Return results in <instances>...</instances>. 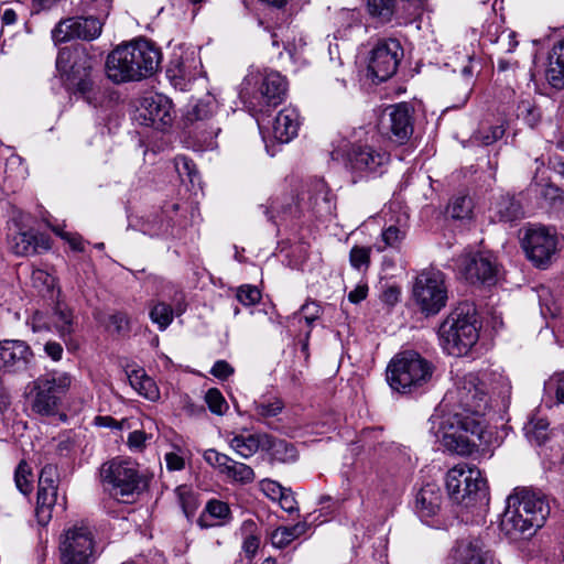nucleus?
<instances>
[{
  "label": "nucleus",
  "mask_w": 564,
  "mask_h": 564,
  "mask_svg": "<svg viewBox=\"0 0 564 564\" xmlns=\"http://www.w3.org/2000/svg\"><path fill=\"white\" fill-rule=\"evenodd\" d=\"M442 403L449 413L440 419L434 434L447 451L468 455L489 443L491 433L484 419L489 397L478 375H456Z\"/></svg>",
  "instance_id": "nucleus-1"
},
{
  "label": "nucleus",
  "mask_w": 564,
  "mask_h": 564,
  "mask_svg": "<svg viewBox=\"0 0 564 564\" xmlns=\"http://www.w3.org/2000/svg\"><path fill=\"white\" fill-rule=\"evenodd\" d=\"M160 51L147 40L119 45L106 61L108 78L116 83L134 82L151 76L159 66Z\"/></svg>",
  "instance_id": "nucleus-2"
},
{
  "label": "nucleus",
  "mask_w": 564,
  "mask_h": 564,
  "mask_svg": "<svg viewBox=\"0 0 564 564\" xmlns=\"http://www.w3.org/2000/svg\"><path fill=\"white\" fill-rule=\"evenodd\" d=\"M104 492L121 503H132L148 488V479L137 463L119 457L105 462L99 468Z\"/></svg>",
  "instance_id": "nucleus-3"
},
{
  "label": "nucleus",
  "mask_w": 564,
  "mask_h": 564,
  "mask_svg": "<svg viewBox=\"0 0 564 564\" xmlns=\"http://www.w3.org/2000/svg\"><path fill=\"white\" fill-rule=\"evenodd\" d=\"M286 94V82L273 70H250L241 84L240 99L260 126L259 115L280 105Z\"/></svg>",
  "instance_id": "nucleus-4"
},
{
  "label": "nucleus",
  "mask_w": 564,
  "mask_h": 564,
  "mask_svg": "<svg viewBox=\"0 0 564 564\" xmlns=\"http://www.w3.org/2000/svg\"><path fill=\"white\" fill-rule=\"evenodd\" d=\"M550 514L547 501L528 489H514L498 516V529H542Z\"/></svg>",
  "instance_id": "nucleus-5"
},
{
  "label": "nucleus",
  "mask_w": 564,
  "mask_h": 564,
  "mask_svg": "<svg viewBox=\"0 0 564 564\" xmlns=\"http://www.w3.org/2000/svg\"><path fill=\"white\" fill-rule=\"evenodd\" d=\"M438 337L446 354L466 355L479 338L475 307L464 304L455 308L441 324Z\"/></svg>",
  "instance_id": "nucleus-6"
},
{
  "label": "nucleus",
  "mask_w": 564,
  "mask_h": 564,
  "mask_svg": "<svg viewBox=\"0 0 564 564\" xmlns=\"http://www.w3.org/2000/svg\"><path fill=\"white\" fill-rule=\"evenodd\" d=\"M218 101L207 94L186 111L184 121L187 140L195 151H209L217 148V137L221 131L216 113Z\"/></svg>",
  "instance_id": "nucleus-7"
},
{
  "label": "nucleus",
  "mask_w": 564,
  "mask_h": 564,
  "mask_svg": "<svg viewBox=\"0 0 564 564\" xmlns=\"http://www.w3.org/2000/svg\"><path fill=\"white\" fill-rule=\"evenodd\" d=\"M56 67L65 76V85L68 90L78 93L90 105H98L99 89L91 79V57L84 48L64 47L59 50L56 58Z\"/></svg>",
  "instance_id": "nucleus-8"
},
{
  "label": "nucleus",
  "mask_w": 564,
  "mask_h": 564,
  "mask_svg": "<svg viewBox=\"0 0 564 564\" xmlns=\"http://www.w3.org/2000/svg\"><path fill=\"white\" fill-rule=\"evenodd\" d=\"M433 365L420 354L408 350L395 355L388 365L389 386L400 393H412L431 380Z\"/></svg>",
  "instance_id": "nucleus-9"
},
{
  "label": "nucleus",
  "mask_w": 564,
  "mask_h": 564,
  "mask_svg": "<svg viewBox=\"0 0 564 564\" xmlns=\"http://www.w3.org/2000/svg\"><path fill=\"white\" fill-rule=\"evenodd\" d=\"M108 541L102 531H64L59 535V553L63 564H93Z\"/></svg>",
  "instance_id": "nucleus-10"
},
{
  "label": "nucleus",
  "mask_w": 564,
  "mask_h": 564,
  "mask_svg": "<svg viewBox=\"0 0 564 564\" xmlns=\"http://www.w3.org/2000/svg\"><path fill=\"white\" fill-rule=\"evenodd\" d=\"M70 384L67 372L51 371L37 377L30 391L32 411L43 416L54 415Z\"/></svg>",
  "instance_id": "nucleus-11"
},
{
  "label": "nucleus",
  "mask_w": 564,
  "mask_h": 564,
  "mask_svg": "<svg viewBox=\"0 0 564 564\" xmlns=\"http://www.w3.org/2000/svg\"><path fill=\"white\" fill-rule=\"evenodd\" d=\"M303 203H294V198L289 202H280L279 198L271 199L268 205H261L260 209L269 220H274L276 216H297L302 210H313L316 213L330 210L329 189L322 178L313 180L306 193L302 194Z\"/></svg>",
  "instance_id": "nucleus-12"
},
{
  "label": "nucleus",
  "mask_w": 564,
  "mask_h": 564,
  "mask_svg": "<svg viewBox=\"0 0 564 564\" xmlns=\"http://www.w3.org/2000/svg\"><path fill=\"white\" fill-rule=\"evenodd\" d=\"M412 299L425 316L437 314L447 302L444 273L434 269L419 273L413 283Z\"/></svg>",
  "instance_id": "nucleus-13"
},
{
  "label": "nucleus",
  "mask_w": 564,
  "mask_h": 564,
  "mask_svg": "<svg viewBox=\"0 0 564 564\" xmlns=\"http://www.w3.org/2000/svg\"><path fill=\"white\" fill-rule=\"evenodd\" d=\"M446 489L455 503L478 501L486 497V480L478 468L458 464L447 471Z\"/></svg>",
  "instance_id": "nucleus-14"
},
{
  "label": "nucleus",
  "mask_w": 564,
  "mask_h": 564,
  "mask_svg": "<svg viewBox=\"0 0 564 564\" xmlns=\"http://www.w3.org/2000/svg\"><path fill=\"white\" fill-rule=\"evenodd\" d=\"M560 239L552 227L533 225L524 228L521 247L527 258L540 269H545L557 252Z\"/></svg>",
  "instance_id": "nucleus-15"
},
{
  "label": "nucleus",
  "mask_w": 564,
  "mask_h": 564,
  "mask_svg": "<svg viewBox=\"0 0 564 564\" xmlns=\"http://www.w3.org/2000/svg\"><path fill=\"white\" fill-rule=\"evenodd\" d=\"M346 167L359 178L381 175L390 162V154L382 148L354 143L346 152Z\"/></svg>",
  "instance_id": "nucleus-16"
},
{
  "label": "nucleus",
  "mask_w": 564,
  "mask_h": 564,
  "mask_svg": "<svg viewBox=\"0 0 564 564\" xmlns=\"http://www.w3.org/2000/svg\"><path fill=\"white\" fill-rule=\"evenodd\" d=\"M455 269L471 284L491 285L496 282V258L488 252H465L455 260Z\"/></svg>",
  "instance_id": "nucleus-17"
},
{
  "label": "nucleus",
  "mask_w": 564,
  "mask_h": 564,
  "mask_svg": "<svg viewBox=\"0 0 564 564\" xmlns=\"http://www.w3.org/2000/svg\"><path fill=\"white\" fill-rule=\"evenodd\" d=\"M403 55L401 44L395 39L380 40L370 52L368 74L378 82H384L395 74Z\"/></svg>",
  "instance_id": "nucleus-18"
},
{
  "label": "nucleus",
  "mask_w": 564,
  "mask_h": 564,
  "mask_svg": "<svg viewBox=\"0 0 564 564\" xmlns=\"http://www.w3.org/2000/svg\"><path fill=\"white\" fill-rule=\"evenodd\" d=\"M102 32V18L72 17L62 19L51 32L55 44L73 40L94 41Z\"/></svg>",
  "instance_id": "nucleus-19"
},
{
  "label": "nucleus",
  "mask_w": 564,
  "mask_h": 564,
  "mask_svg": "<svg viewBox=\"0 0 564 564\" xmlns=\"http://www.w3.org/2000/svg\"><path fill=\"white\" fill-rule=\"evenodd\" d=\"M134 119L140 126L163 131L174 119L172 102L160 94L144 96L135 110Z\"/></svg>",
  "instance_id": "nucleus-20"
},
{
  "label": "nucleus",
  "mask_w": 564,
  "mask_h": 564,
  "mask_svg": "<svg viewBox=\"0 0 564 564\" xmlns=\"http://www.w3.org/2000/svg\"><path fill=\"white\" fill-rule=\"evenodd\" d=\"M33 360L31 347L23 340L4 339L0 341V370L22 372Z\"/></svg>",
  "instance_id": "nucleus-21"
},
{
  "label": "nucleus",
  "mask_w": 564,
  "mask_h": 564,
  "mask_svg": "<svg viewBox=\"0 0 564 564\" xmlns=\"http://www.w3.org/2000/svg\"><path fill=\"white\" fill-rule=\"evenodd\" d=\"M447 564H492V554L479 538L468 536L455 542Z\"/></svg>",
  "instance_id": "nucleus-22"
},
{
  "label": "nucleus",
  "mask_w": 564,
  "mask_h": 564,
  "mask_svg": "<svg viewBox=\"0 0 564 564\" xmlns=\"http://www.w3.org/2000/svg\"><path fill=\"white\" fill-rule=\"evenodd\" d=\"M442 503V490L436 484L424 485L414 496L413 509L423 524L434 525L432 521Z\"/></svg>",
  "instance_id": "nucleus-23"
},
{
  "label": "nucleus",
  "mask_w": 564,
  "mask_h": 564,
  "mask_svg": "<svg viewBox=\"0 0 564 564\" xmlns=\"http://www.w3.org/2000/svg\"><path fill=\"white\" fill-rule=\"evenodd\" d=\"M388 110L391 138L402 144L413 133V107L406 102H400L390 106Z\"/></svg>",
  "instance_id": "nucleus-24"
},
{
  "label": "nucleus",
  "mask_w": 564,
  "mask_h": 564,
  "mask_svg": "<svg viewBox=\"0 0 564 564\" xmlns=\"http://www.w3.org/2000/svg\"><path fill=\"white\" fill-rule=\"evenodd\" d=\"M319 509L310 513L305 520L304 524L307 527H319L328 522H336L337 524L341 523V514L344 511L343 501L339 499H334L330 496H322L318 500Z\"/></svg>",
  "instance_id": "nucleus-25"
},
{
  "label": "nucleus",
  "mask_w": 564,
  "mask_h": 564,
  "mask_svg": "<svg viewBox=\"0 0 564 564\" xmlns=\"http://www.w3.org/2000/svg\"><path fill=\"white\" fill-rule=\"evenodd\" d=\"M300 115L297 109L285 107L279 111L272 126V135L280 143H289L297 135Z\"/></svg>",
  "instance_id": "nucleus-26"
},
{
  "label": "nucleus",
  "mask_w": 564,
  "mask_h": 564,
  "mask_svg": "<svg viewBox=\"0 0 564 564\" xmlns=\"http://www.w3.org/2000/svg\"><path fill=\"white\" fill-rule=\"evenodd\" d=\"M12 251L18 256L39 253L51 248L50 240L33 230L19 231L10 240Z\"/></svg>",
  "instance_id": "nucleus-27"
},
{
  "label": "nucleus",
  "mask_w": 564,
  "mask_h": 564,
  "mask_svg": "<svg viewBox=\"0 0 564 564\" xmlns=\"http://www.w3.org/2000/svg\"><path fill=\"white\" fill-rule=\"evenodd\" d=\"M408 216L399 215L395 223L387 225L380 235V239L376 242L375 248L378 252L384 251L387 248L400 249L405 240L409 231Z\"/></svg>",
  "instance_id": "nucleus-28"
},
{
  "label": "nucleus",
  "mask_w": 564,
  "mask_h": 564,
  "mask_svg": "<svg viewBox=\"0 0 564 564\" xmlns=\"http://www.w3.org/2000/svg\"><path fill=\"white\" fill-rule=\"evenodd\" d=\"M477 501L456 502L451 510V516L443 523L446 527H480L484 524L481 510L476 507Z\"/></svg>",
  "instance_id": "nucleus-29"
},
{
  "label": "nucleus",
  "mask_w": 564,
  "mask_h": 564,
  "mask_svg": "<svg viewBox=\"0 0 564 564\" xmlns=\"http://www.w3.org/2000/svg\"><path fill=\"white\" fill-rule=\"evenodd\" d=\"M546 80L555 89H564V36L553 44L546 68Z\"/></svg>",
  "instance_id": "nucleus-30"
},
{
  "label": "nucleus",
  "mask_w": 564,
  "mask_h": 564,
  "mask_svg": "<svg viewBox=\"0 0 564 564\" xmlns=\"http://www.w3.org/2000/svg\"><path fill=\"white\" fill-rule=\"evenodd\" d=\"M264 442H268L265 433H239L235 434L230 441V447L241 457L249 458L258 451H263Z\"/></svg>",
  "instance_id": "nucleus-31"
},
{
  "label": "nucleus",
  "mask_w": 564,
  "mask_h": 564,
  "mask_svg": "<svg viewBox=\"0 0 564 564\" xmlns=\"http://www.w3.org/2000/svg\"><path fill=\"white\" fill-rule=\"evenodd\" d=\"M494 218L499 221L511 223L523 217V208L520 202L510 195H501L492 207Z\"/></svg>",
  "instance_id": "nucleus-32"
},
{
  "label": "nucleus",
  "mask_w": 564,
  "mask_h": 564,
  "mask_svg": "<svg viewBox=\"0 0 564 564\" xmlns=\"http://www.w3.org/2000/svg\"><path fill=\"white\" fill-rule=\"evenodd\" d=\"M141 231L150 237L173 236L174 230L172 219L167 216V212L151 214L141 223Z\"/></svg>",
  "instance_id": "nucleus-33"
},
{
  "label": "nucleus",
  "mask_w": 564,
  "mask_h": 564,
  "mask_svg": "<svg viewBox=\"0 0 564 564\" xmlns=\"http://www.w3.org/2000/svg\"><path fill=\"white\" fill-rule=\"evenodd\" d=\"M130 386L143 398L155 402L160 399V389L155 381L143 369H134L128 373Z\"/></svg>",
  "instance_id": "nucleus-34"
},
{
  "label": "nucleus",
  "mask_w": 564,
  "mask_h": 564,
  "mask_svg": "<svg viewBox=\"0 0 564 564\" xmlns=\"http://www.w3.org/2000/svg\"><path fill=\"white\" fill-rule=\"evenodd\" d=\"M58 488H39L35 517L39 525L46 527L52 519V511L57 500Z\"/></svg>",
  "instance_id": "nucleus-35"
},
{
  "label": "nucleus",
  "mask_w": 564,
  "mask_h": 564,
  "mask_svg": "<svg viewBox=\"0 0 564 564\" xmlns=\"http://www.w3.org/2000/svg\"><path fill=\"white\" fill-rule=\"evenodd\" d=\"M265 443L263 451L275 462L290 463L294 462L297 457L296 448L284 440L274 438L268 434V442Z\"/></svg>",
  "instance_id": "nucleus-36"
},
{
  "label": "nucleus",
  "mask_w": 564,
  "mask_h": 564,
  "mask_svg": "<svg viewBox=\"0 0 564 564\" xmlns=\"http://www.w3.org/2000/svg\"><path fill=\"white\" fill-rule=\"evenodd\" d=\"M549 422L545 417L534 413L530 416L529 421L524 424V435L530 443L542 445L547 441Z\"/></svg>",
  "instance_id": "nucleus-37"
},
{
  "label": "nucleus",
  "mask_w": 564,
  "mask_h": 564,
  "mask_svg": "<svg viewBox=\"0 0 564 564\" xmlns=\"http://www.w3.org/2000/svg\"><path fill=\"white\" fill-rule=\"evenodd\" d=\"M203 517L206 521L208 519L214 520L207 523L208 527L226 525L229 522L231 512L227 502L212 499L206 503Z\"/></svg>",
  "instance_id": "nucleus-38"
},
{
  "label": "nucleus",
  "mask_w": 564,
  "mask_h": 564,
  "mask_svg": "<svg viewBox=\"0 0 564 564\" xmlns=\"http://www.w3.org/2000/svg\"><path fill=\"white\" fill-rule=\"evenodd\" d=\"M195 57L194 53L183 56L174 55L170 62L167 74L172 78L191 79L194 77Z\"/></svg>",
  "instance_id": "nucleus-39"
},
{
  "label": "nucleus",
  "mask_w": 564,
  "mask_h": 564,
  "mask_svg": "<svg viewBox=\"0 0 564 564\" xmlns=\"http://www.w3.org/2000/svg\"><path fill=\"white\" fill-rule=\"evenodd\" d=\"M174 167L183 182L187 180L193 187L200 185V177L192 159L186 155H176L174 158Z\"/></svg>",
  "instance_id": "nucleus-40"
},
{
  "label": "nucleus",
  "mask_w": 564,
  "mask_h": 564,
  "mask_svg": "<svg viewBox=\"0 0 564 564\" xmlns=\"http://www.w3.org/2000/svg\"><path fill=\"white\" fill-rule=\"evenodd\" d=\"M224 475L231 481L239 482L241 485L251 484L254 480V471L247 464L236 462L230 458Z\"/></svg>",
  "instance_id": "nucleus-41"
},
{
  "label": "nucleus",
  "mask_w": 564,
  "mask_h": 564,
  "mask_svg": "<svg viewBox=\"0 0 564 564\" xmlns=\"http://www.w3.org/2000/svg\"><path fill=\"white\" fill-rule=\"evenodd\" d=\"M279 31L280 33L275 31L271 33L272 45L278 47L279 37L282 36L284 50L289 52L291 57H293L306 45L304 36L300 35L297 40L295 37L291 39L289 33H293V31H290L289 29L283 30L282 28H280Z\"/></svg>",
  "instance_id": "nucleus-42"
},
{
  "label": "nucleus",
  "mask_w": 564,
  "mask_h": 564,
  "mask_svg": "<svg viewBox=\"0 0 564 564\" xmlns=\"http://www.w3.org/2000/svg\"><path fill=\"white\" fill-rule=\"evenodd\" d=\"M53 323L62 338L68 336L73 332V314L72 311L58 304L53 314Z\"/></svg>",
  "instance_id": "nucleus-43"
},
{
  "label": "nucleus",
  "mask_w": 564,
  "mask_h": 564,
  "mask_svg": "<svg viewBox=\"0 0 564 564\" xmlns=\"http://www.w3.org/2000/svg\"><path fill=\"white\" fill-rule=\"evenodd\" d=\"M447 213L454 219H468L473 213V200L467 195L455 196L447 207Z\"/></svg>",
  "instance_id": "nucleus-44"
},
{
  "label": "nucleus",
  "mask_w": 564,
  "mask_h": 564,
  "mask_svg": "<svg viewBox=\"0 0 564 564\" xmlns=\"http://www.w3.org/2000/svg\"><path fill=\"white\" fill-rule=\"evenodd\" d=\"M175 495L184 514L187 518L192 516L198 507L193 489L186 485H181L175 489Z\"/></svg>",
  "instance_id": "nucleus-45"
},
{
  "label": "nucleus",
  "mask_w": 564,
  "mask_h": 564,
  "mask_svg": "<svg viewBox=\"0 0 564 564\" xmlns=\"http://www.w3.org/2000/svg\"><path fill=\"white\" fill-rule=\"evenodd\" d=\"M369 13L381 22H389L394 13L395 0H368Z\"/></svg>",
  "instance_id": "nucleus-46"
},
{
  "label": "nucleus",
  "mask_w": 564,
  "mask_h": 564,
  "mask_svg": "<svg viewBox=\"0 0 564 564\" xmlns=\"http://www.w3.org/2000/svg\"><path fill=\"white\" fill-rule=\"evenodd\" d=\"M173 316L172 306L164 302H158L150 311V318L158 325L160 330H164L169 327L173 321Z\"/></svg>",
  "instance_id": "nucleus-47"
},
{
  "label": "nucleus",
  "mask_w": 564,
  "mask_h": 564,
  "mask_svg": "<svg viewBox=\"0 0 564 564\" xmlns=\"http://www.w3.org/2000/svg\"><path fill=\"white\" fill-rule=\"evenodd\" d=\"M83 11L89 18H102V25L108 18L111 9L109 0H83Z\"/></svg>",
  "instance_id": "nucleus-48"
},
{
  "label": "nucleus",
  "mask_w": 564,
  "mask_h": 564,
  "mask_svg": "<svg viewBox=\"0 0 564 564\" xmlns=\"http://www.w3.org/2000/svg\"><path fill=\"white\" fill-rule=\"evenodd\" d=\"M372 247L354 246L349 252L350 265L358 271H366L370 265Z\"/></svg>",
  "instance_id": "nucleus-49"
},
{
  "label": "nucleus",
  "mask_w": 564,
  "mask_h": 564,
  "mask_svg": "<svg viewBox=\"0 0 564 564\" xmlns=\"http://www.w3.org/2000/svg\"><path fill=\"white\" fill-rule=\"evenodd\" d=\"M322 314V307L317 302L311 301L306 302L301 306V310L299 313H295L292 317L293 322L301 323L302 321L305 322L307 327H311L313 322L319 318Z\"/></svg>",
  "instance_id": "nucleus-50"
},
{
  "label": "nucleus",
  "mask_w": 564,
  "mask_h": 564,
  "mask_svg": "<svg viewBox=\"0 0 564 564\" xmlns=\"http://www.w3.org/2000/svg\"><path fill=\"white\" fill-rule=\"evenodd\" d=\"M32 473L29 465L25 462H20L15 473L14 481L20 492L29 495L32 490Z\"/></svg>",
  "instance_id": "nucleus-51"
},
{
  "label": "nucleus",
  "mask_w": 564,
  "mask_h": 564,
  "mask_svg": "<svg viewBox=\"0 0 564 564\" xmlns=\"http://www.w3.org/2000/svg\"><path fill=\"white\" fill-rule=\"evenodd\" d=\"M503 134V127L501 124H498L479 129L477 132L474 133L473 138L476 142H479L484 145H489L501 139Z\"/></svg>",
  "instance_id": "nucleus-52"
},
{
  "label": "nucleus",
  "mask_w": 564,
  "mask_h": 564,
  "mask_svg": "<svg viewBox=\"0 0 564 564\" xmlns=\"http://www.w3.org/2000/svg\"><path fill=\"white\" fill-rule=\"evenodd\" d=\"M283 403L279 399L260 401L254 404L256 414L260 417H274L281 413Z\"/></svg>",
  "instance_id": "nucleus-53"
},
{
  "label": "nucleus",
  "mask_w": 564,
  "mask_h": 564,
  "mask_svg": "<svg viewBox=\"0 0 564 564\" xmlns=\"http://www.w3.org/2000/svg\"><path fill=\"white\" fill-rule=\"evenodd\" d=\"M205 401L209 408V410L217 415H223L227 409L228 404L223 397L221 392L218 389H209L206 392Z\"/></svg>",
  "instance_id": "nucleus-54"
},
{
  "label": "nucleus",
  "mask_w": 564,
  "mask_h": 564,
  "mask_svg": "<svg viewBox=\"0 0 564 564\" xmlns=\"http://www.w3.org/2000/svg\"><path fill=\"white\" fill-rule=\"evenodd\" d=\"M106 326L119 335H124L130 330V319L126 313L116 312L108 316Z\"/></svg>",
  "instance_id": "nucleus-55"
},
{
  "label": "nucleus",
  "mask_w": 564,
  "mask_h": 564,
  "mask_svg": "<svg viewBox=\"0 0 564 564\" xmlns=\"http://www.w3.org/2000/svg\"><path fill=\"white\" fill-rule=\"evenodd\" d=\"M58 470L53 464H46L40 473L39 488H58Z\"/></svg>",
  "instance_id": "nucleus-56"
},
{
  "label": "nucleus",
  "mask_w": 564,
  "mask_h": 564,
  "mask_svg": "<svg viewBox=\"0 0 564 564\" xmlns=\"http://www.w3.org/2000/svg\"><path fill=\"white\" fill-rule=\"evenodd\" d=\"M260 299L261 293L257 286L242 285L238 289L237 300L246 306L256 304Z\"/></svg>",
  "instance_id": "nucleus-57"
},
{
  "label": "nucleus",
  "mask_w": 564,
  "mask_h": 564,
  "mask_svg": "<svg viewBox=\"0 0 564 564\" xmlns=\"http://www.w3.org/2000/svg\"><path fill=\"white\" fill-rule=\"evenodd\" d=\"M552 295L550 290L546 288H541L539 291V300L541 312L543 315H551L552 317L556 316L560 313V307L556 305L554 301L551 300Z\"/></svg>",
  "instance_id": "nucleus-58"
},
{
  "label": "nucleus",
  "mask_w": 564,
  "mask_h": 564,
  "mask_svg": "<svg viewBox=\"0 0 564 564\" xmlns=\"http://www.w3.org/2000/svg\"><path fill=\"white\" fill-rule=\"evenodd\" d=\"M228 455L217 452L216 449H207L204 453V459L212 466L217 467L224 474L228 463H230Z\"/></svg>",
  "instance_id": "nucleus-59"
},
{
  "label": "nucleus",
  "mask_w": 564,
  "mask_h": 564,
  "mask_svg": "<svg viewBox=\"0 0 564 564\" xmlns=\"http://www.w3.org/2000/svg\"><path fill=\"white\" fill-rule=\"evenodd\" d=\"M297 538L296 531H272L270 540L274 547L284 549Z\"/></svg>",
  "instance_id": "nucleus-60"
},
{
  "label": "nucleus",
  "mask_w": 564,
  "mask_h": 564,
  "mask_svg": "<svg viewBox=\"0 0 564 564\" xmlns=\"http://www.w3.org/2000/svg\"><path fill=\"white\" fill-rule=\"evenodd\" d=\"M381 435V429L368 427L361 431L359 442L362 444L364 447H368L369 449L376 448V444L379 442Z\"/></svg>",
  "instance_id": "nucleus-61"
},
{
  "label": "nucleus",
  "mask_w": 564,
  "mask_h": 564,
  "mask_svg": "<svg viewBox=\"0 0 564 564\" xmlns=\"http://www.w3.org/2000/svg\"><path fill=\"white\" fill-rule=\"evenodd\" d=\"M150 438L144 431H133L128 436V445L132 449H142L145 446V442Z\"/></svg>",
  "instance_id": "nucleus-62"
},
{
  "label": "nucleus",
  "mask_w": 564,
  "mask_h": 564,
  "mask_svg": "<svg viewBox=\"0 0 564 564\" xmlns=\"http://www.w3.org/2000/svg\"><path fill=\"white\" fill-rule=\"evenodd\" d=\"M210 373L218 379L225 380L234 373V368L226 360H218L214 364Z\"/></svg>",
  "instance_id": "nucleus-63"
},
{
  "label": "nucleus",
  "mask_w": 564,
  "mask_h": 564,
  "mask_svg": "<svg viewBox=\"0 0 564 564\" xmlns=\"http://www.w3.org/2000/svg\"><path fill=\"white\" fill-rule=\"evenodd\" d=\"M547 384L550 389L555 391L557 400L564 403V372L553 376Z\"/></svg>",
  "instance_id": "nucleus-64"
}]
</instances>
